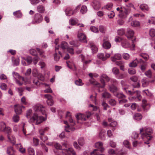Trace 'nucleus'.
<instances>
[{
	"label": "nucleus",
	"mask_w": 155,
	"mask_h": 155,
	"mask_svg": "<svg viewBox=\"0 0 155 155\" xmlns=\"http://www.w3.org/2000/svg\"><path fill=\"white\" fill-rule=\"evenodd\" d=\"M140 134H141V137L144 141V143L149 144L148 141L152 138L151 135L153 132L152 129L150 128L145 127L144 129L143 128L140 129Z\"/></svg>",
	"instance_id": "nucleus-1"
},
{
	"label": "nucleus",
	"mask_w": 155,
	"mask_h": 155,
	"mask_svg": "<svg viewBox=\"0 0 155 155\" xmlns=\"http://www.w3.org/2000/svg\"><path fill=\"white\" fill-rule=\"evenodd\" d=\"M123 90L128 94L134 96L132 97H130L129 99L131 101H140L141 99V97L140 94V92L139 91H131L128 90L125 88H123Z\"/></svg>",
	"instance_id": "nucleus-2"
},
{
	"label": "nucleus",
	"mask_w": 155,
	"mask_h": 155,
	"mask_svg": "<svg viewBox=\"0 0 155 155\" xmlns=\"http://www.w3.org/2000/svg\"><path fill=\"white\" fill-rule=\"evenodd\" d=\"M46 119V117H44L41 116H38L36 113H35L30 118V120L31 121L35 123L36 124L38 125L45 120Z\"/></svg>",
	"instance_id": "nucleus-3"
},
{
	"label": "nucleus",
	"mask_w": 155,
	"mask_h": 155,
	"mask_svg": "<svg viewBox=\"0 0 155 155\" xmlns=\"http://www.w3.org/2000/svg\"><path fill=\"white\" fill-rule=\"evenodd\" d=\"M135 39L132 40L133 43L131 46H130V44L126 39H123L121 42V46L124 48H128L130 47L132 50H133L135 47V45L134 43L135 41Z\"/></svg>",
	"instance_id": "nucleus-4"
},
{
	"label": "nucleus",
	"mask_w": 155,
	"mask_h": 155,
	"mask_svg": "<svg viewBox=\"0 0 155 155\" xmlns=\"http://www.w3.org/2000/svg\"><path fill=\"white\" fill-rule=\"evenodd\" d=\"M104 79L107 81H109L110 79L107 75L105 74H103L101 77L100 81L102 85H101L99 83H98L97 84V86L99 88H103L105 86V83L104 81Z\"/></svg>",
	"instance_id": "nucleus-5"
},
{
	"label": "nucleus",
	"mask_w": 155,
	"mask_h": 155,
	"mask_svg": "<svg viewBox=\"0 0 155 155\" xmlns=\"http://www.w3.org/2000/svg\"><path fill=\"white\" fill-rule=\"evenodd\" d=\"M78 144L76 141H74L73 143V146L76 149L80 150L81 149L80 146H83L85 143L84 140L82 137L79 138L78 140Z\"/></svg>",
	"instance_id": "nucleus-6"
},
{
	"label": "nucleus",
	"mask_w": 155,
	"mask_h": 155,
	"mask_svg": "<svg viewBox=\"0 0 155 155\" xmlns=\"http://www.w3.org/2000/svg\"><path fill=\"white\" fill-rule=\"evenodd\" d=\"M130 12V11L129 9H126L124 8H121L118 15L120 18H125Z\"/></svg>",
	"instance_id": "nucleus-7"
},
{
	"label": "nucleus",
	"mask_w": 155,
	"mask_h": 155,
	"mask_svg": "<svg viewBox=\"0 0 155 155\" xmlns=\"http://www.w3.org/2000/svg\"><path fill=\"white\" fill-rule=\"evenodd\" d=\"M91 114L89 112H86L85 114H80L76 115L77 119L85 121L87 120L91 115Z\"/></svg>",
	"instance_id": "nucleus-8"
},
{
	"label": "nucleus",
	"mask_w": 155,
	"mask_h": 155,
	"mask_svg": "<svg viewBox=\"0 0 155 155\" xmlns=\"http://www.w3.org/2000/svg\"><path fill=\"white\" fill-rule=\"evenodd\" d=\"M35 110L37 112L41 113L42 114H45V108L42 105L37 104L35 105L34 107Z\"/></svg>",
	"instance_id": "nucleus-9"
},
{
	"label": "nucleus",
	"mask_w": 155,
	"mask_h": 155,
	"mask_svg": "<svg viewBox=\"0 0 155 155\" xmlns=\"http://www.w3.org/2000/svg\"><path fill=\"white\" fill-rule=\"evenodd\" d=\"M110 54H109L106 53L104 54L103 53H100L97 55V58L101 59L103 61L105 60L107 58L110 57Z\"/></svg>",
	"instance_id": "nucleus-10"
},
{
	"label": "nucleus",
	"mask_w": 155,
	"mask_h": 155,
	"mask_svg": "<svg viewBox=\"0 0 155 155\" xmlns=\"http://www.w3.org/2000/svg\"><path fill=\"white\" fill-rule=\"evenodd\" d=\"M80 7V5H78L76 7L75 10L72 11L69 8H67L66 9L65 11V12L66 15L68 16H70L76 12V11L78 9H79Z\"/></svg>",
	"instance_id": "nucleus-11"
},
{
	"label": "nucleus",
	"mask_w": 155,
	"mask_h": 155,
	"mask_svg": "<svg viewBox=\"0 0 155 155\" xmlns=\"http://www.w3.org/2000/svg\"><path fill=\"white\" fill-rule=\"evenodd\" d=\"M44 96L47 99V103L48 105L52 106L54 104V102L52 96L50 94H45Z\"/></svg>",
	"instance_id": "nucleus-12"
},
{
	"label": "nucleus",
	"mask_w": 155,
	"mask_h": 155,
	"mask_svg": "<svg viewBox=\"0 0 155 155\" xmlns=\"http://www.w3.org/2000/svg\"><path fill=\"white\" fill-rule=\"evenodd\" d=\"M15 110L17 114H20L22 112V107L25 108V107L20 104L15 105L14 106Z\"/></svg>",
	"instance_id": "nucleus-13"
},
{
	"label": "nucleus",
	"mask_w": 155,
	"mask_h": 155,
	"mask_svg": "<svg viewBox=\"0 0 155 155\" xmlns=\"http://www.w3.org/2000/svg\"><path fill=\"white\" fill-rule=\"evenodd\" d=\"M78 37L79 41H80L84 42H87L86 40V36L83 33H79L78 35Z\"/></svg>",
	"instance_id": "nucleus-14"
},
{
	"label": "nucleus",
	"mask_w": 155,
	"mask_h": 155,
	"mask_svg": "<svg viewBox=\"0 0 155 155\" xmlns=\"http://www.w3.org/2000/svg\"><path fill=\"white\" fill-rule=\"evenodd\" d=\"M103 143L99 141L96 142L95 144V147L100 149V151L103 152L104 150V148L103 147Z\"/></svg>",
	"instance_id": "nucleus-15"
},
{
	"label": "nucleus",
	"mask_w": 155,
	"mask_h": 155,
	"mask_svg": "<svg viewBox=\"0 0 155 155\" xmlns=\"http://www.w3.org/2000/svg\"><path fill=\"white\" fill-rule=\"evenodd\" d=\"M35 22L38 23L41 22L43 19L42 15L38 13L35 15Z\"/></svg>",
	"instance_id": "nucleus-16"
},
{
	"label": "nucleus",
	"mask_w": 155,
	"mask_h": 155,
	"mask_svg": "<svg viewBox=\"0 0 155 155\" xmlns=\"http://www.w3.org/2000/svg\"><path fill=\"white\" fill-rule=\"evenodd\" d=\"M92 51L93 53H95L97 52V48L95 45L94 44L92 41H90L89 42Z\"/></svg>",
	"instance_id": "nucleus-17"
},
{
	"label": "nucleus",
	"mask_w": 155,
	"mask_h": 155,
	"mask_svg": "<svg viewBox=\"0 0 155 155\" xmlns=\"http://www.w3.org/2000/svg\"><path fill=\"white\" fill-rule=\"evenodd\" d=\"M134 32L133 30L128 29L126 32V36L128 38H131L133 37Z\"/></svg>",
	"instance_id": "nucleus-18"
},
{
	"label": "nucleus",
	"mask_w": 155,
	"mask_h": 155,
	"mask_svg": "<svg viewBox=\"0 0 155 155\" xmlns=\"http://www.w3.org/2000/svg\"><path fill=\"white\" fill-rule=\"evenodd\" d=\"M93 3V7L95 9L98 10L100 8L101 4L99 1H95Z\"/></svg>",
	"instance_id": "nucleus-19"
},
{
	"label": "nucleus",
	"mask_w": 155,
	"mask_h": 155,
	"mask_svg": "<svg viewBox=\"0 0 155 155\" xmlns=\"http://www.w3.org/2000/svg\"><path fill=\"white\" fill-rule=\"evenodd\" d=\"M108 121L110 123V126L111 127H115L117 124V122L116 121H114V120L111 118H108Z\"/></svg>",
	"instance_id": "nucleus-20"
},
{
	"label": "nucleus",
	"mask_w": 155,
	"mask_h": 155,
	"mask_svg": "<svg viewBox=\"0 0 155 155\" xmlns=\"http://www.w3.org/2000/svg\"><path fill=\"white\" fill-rule=\"evenodd\" d=\"M103 47L105 49H109L111 47V44L109 41H105L102 45Z\"/></svg>",
	"instance_id": "nucleus-21"
},
{
	"label": "nucleus",
	"mask_w": 155,
	"mask_h": 155,
	"mask_svg": "<svg viewBox=\"0 0 155 155\" xmlns=\"http://www.w3.org/2000/svg\"><path fill=\"white\" fill-rule=\"evenodd\" d=\"M122 58L121 55L119 54H115L114 57H111V59L112 61H114L115 60H120Z\"/></svg>",
	"instance_id": "nucleus-22"
},
{
	"label": "nucleus",
	"mask_w": 155,
	"mask_h": 155,
	"mask_svg": "<svg viewBox=\"0 0 155 155\" xmlns=\"http://www.w3.org/2000/svg\"><path fill=\"white\" fill-rule=\"evenodd\" d=\"M89 76L91 78V79L89 80V81L90 83L92 84H94L96 85L97 86V84L98 83L96 82L95 80L94 79H93V74L92 73H90L89 74Z\"/></svg>",
	"instance_id": "nucleus-23"
},
{
	"label": "nucleus",
	"mask_w": 155,
	"mask_h": 155,
	"mask_svg": "<svg viewBox=\"0 0 155 155\" xmlns=\"http://www.w3.org/2000/svg\"><path fill=\"white\" fill-rule=\"evenodd\" d=\"M142 86L143 87L147 86L149 84V82L145 78H143L142 81Z\"/></svg>",
	"instance_id": "nucleus-24"
},
{
	"label": "nucleus",
	"mask_w": 155,
	"mask_h": 155,
	"mask_svg": "<svg viewBox=\"0 0 155 155\" xmlns=\"http://www.w3.org/2000/svg\"><path fill=\"white\" fill-rule=\"evenodd\" d=\"M143 107L144 110H147L150 108V105L147 103V101L145 100H143Z\"/></svg>",
	"instance_id": "nucleus-25"
},
{
	"label": "nucleus",
	"mask_w": 155,
	"mask_h": 155,
	"mask_svg": "<svg viewBox=\"0 0 155 155\" xmlns=\"http://www.w3.org/2000/svg\"><path fill=\"white\" fill-rule=\"evenodd\" d=\"M27 150L29 155H35V151L33 148L29 147L28 148Z\"/></svg>",
	"instance_id": "nucleus-26"
},
{
	"label": "nucleus",
	"mask_w": 155,
	"mask_h": 155,
	"mask_svg": "<svg viewBox=\"0 0 155 155\" xmlns=\"http://www.w3.org/2000/svg\"><path fill=\"white\" fill-rule=\"evenodd\" d=\"M131 25L133 27H138L140 25V22L137 21H133L131 22Z\"/></svg>",
	"instance_id": "nucleus-27"
},
{
	"label": "nucleus",
	"mask_w": 155,
	"mask_h": 155,
	"mask_svg": "<svg viewBox=\"0 0 155 155\" xmlns=\"http://www.w3.org/2000/svg\"><path fill=\"white\" fill-rule=\"evenodd\" d=\"M12 75L14 77V80L18 79L20 80L22 77L21 76L19 75L18 73L15 72H12Z\"/></svg>",
	"instance_id": "nucleus-28"
},
{
	"label": "nucleus",
	"mask_w": 155,
	"mask_h": 155,
	"mask_svg": "<svg viewBox=\"0 0 155 155\" xmlns=\"http://www.w3.org/2000/svg\"><path fill=\"white\" fill-rule=\"evenodd\" d=\"M7 153L9 155H13L14 154V150L12 147H10L7 148Z\"/></svg>",
	"instance_id": "nucleus-29"
},
{
	"label": "nucleus",
	"mask_w": 155,
	"mask_h": 155,
	"mask_svg": "<svg viewBox=\"0 0 155 155\" xmlns=\"http://www.w3.org/2000/svg\"><path fill=\"white\" fill-rule=\"evenodd\" d=\"M69 22L71 25H74L78 22V20L77 19L71 18L70 19Z\"/></svg>",
	"instance_id": "nucleus-30"
},
{
	"label": "nucleus",
	"mask_w": 155,
	"mask_h": 155,
	"mask_svg": "<svg viewBox=\"0 0 155 155\" xmlns=\"http://www.w3.org/2000/svg\"><path fill=\"white\" fill-rule=\"evenodd\" d=\"M3 131L9 134L11 133L12 130L9 127L6 126Z\"/></svg>",
	"instance_id": "nucleus-31"
},
{
	"label": "nucleus",
	"mask_w": 155,
	"mask_h": 155,
	"mask_svg": "<svg viewBox=\"0 0 155 155\" xmlns=\"http://www.w3.org/2000/svg\"><path fill=\"white\" fill-rule=\"evenodd\" d=\"M114 95L119 98H123L125 97V96L121 93H115Z\"/></svg>",
	"instance_id": "nucleus-32"
},
{
	"label": "nucleus",
	"mask_w": 155,
	"mask_h": 155,
	"mask_svg": "<svg viewBox=\"0 0 155 155\" xmlns=\"http://www.w3.org/2000/svg\"><path fill=\"white\" fill-rule=\"evenodd\" d=\"M142 118V115L140 114H136L134 116V119L137 120H140Z\"/></svg>",
	"instance_id": "nucleus-33"
},
{
	"label": "nucleus",
	"mask_w": 155,
	"mask_h": 155,
	"mask_svg": "<svg viewBox=\"0 0 155 155\" xmlns=\"http://www.w3.org/2000/svg\"><path fill=\"white\" fill-rule=\"evenodd\" d=\"M38 11L41 13L43 12L45 10L44 7L42 5H39L37 7Z\"/></svg>",
	"instance_id": "nucleus-34"
},
{
	"label": "nucleus",
	"mask_w": 155,
	"mask_h": 155,
	"mask_svg": "<svg viewBox=\"0 0 155 155\" xmlns=\"http://www.w3.org/2000/svg\"><path fill=\"white\" fill-rule=\"evenodd\" d=\"M12 63L14 65H18L19 63V59L18 58L16 59L12 58Z\"/></svg>",
	"instance_id": "nucleus-35"
},
{
	"label": "nucleus",
	"mask_w": 155,
	"mask_h": 155,
	"mask_svg": "<svg viewBox=\"0 0 155 155\" xmlns=\"http://www.w3.org/2000/svg\"><path fill=\"white\" fill-rule=\"evenodd\" d=\"M149 34L151 37L155 36V29L154 28H151L149 31Z\"/></svg>",
	"instance_id": "nucleus-36"
},
{
	"label": "nucleus",
	"mask_w": 155,
	"mask_h": 155,
	"mask_svg": "<svg viewBox=\"0 0 155 155\" xmlns=\"http://www.w3.org/2000/svg\"><path fill=\"white\" fill-rule=\"evenodd\" d=\"M87 7L85 5H83L81 9L80 12H81L82 14H84L87 12Z\"/></svg>",
	"instance_id": "nucleus-37"
},
{
	"label": "nucleus",
	"mask_w": 155,
	"mask_h": 155,
	"mask_svg": "<svg viewBox=\"0 0 155 155\" xmlns=\"http://www.w3.org/2000/svg\"><path fill=\"white\" fill-rule=\"evenodd\" d=\"M112 72L114 74L116 75L119 74V70L118 68L116 67H114L112 69Z\"/></svg>",
	"instance_id": "nucleus-38"
},
{
	"label": "nucleus",
	"mask_w": 155,
	"mask_h": 155,
	"mask_svg": "<svg viewBox=\"0 0 155 155\" xmlns=\"http://www.w3.org/2000/svg\"><path fill=\"white\" fill-rule=\"evenodd\" d=\"M117 33L119 35H122L125 34V31L124 29H120L117 30Z\"/></svg>",
	"instance_id": "nucleus-39"
},
{
	"label": "nucleus",
	"mask_w": 155,
	"mask_h": 155,
	"mask_svg": "<svg viewBox=\"0 0 155 155\" xmlns=\"http://www.w3.org/2000/svg\"><path fill=\"white\" fill-rule=\"evenodd\" d=\"M13 14L16 17L20 18L22 16L21 13L19 11L14 12Z\"/></svg>",
	"instance_id": "nucleus-40"
},
{
	"label": "nucleus",
	"mask_w": 155,
	"mask_h": 155,
	"mask_svg": "<svg viewBox=\"0 0 155 155\" xmlns=\"http://www.w3.org/2000/svg\"><path fill=\"white\" fill-rule=\"evenodd\" d=\"M68 44L65 42H62L61 45V48L63 50H64L68 48Z\"/></svg>",
	"instance_id": "nucleus-41"
},
{
	"label": "nucleus",
	"mask_w": 155,
	"mask_h": 155,
	"mask_svg": "<svg viewBox=\"0 0 155 155\" xmlns=\"http://www.w3.org/2000/svg\"><path fill=\"white\" fill-rule=\"evenodd\" d=\"M137 63L136 60V59L135 60L130 63L129 64V66L131 67H135L137 66Z\"/></svg>",
	"instance_id": "nucleus-42"
},
{
	"label": "nucleus",
	"mask_w": 155,
	"mask_h": 155,
	"mask_svg": "<svg viewBox=\"0 0 155 155\" xmlns=\"http://www.w3.org/2000/svg\"><path fill=\"white\" fill-rule=\"evenodd\" d=\"M109 89L111 92L114 93L117 90V88L115 86L112 85L110 87Z\"/></svg>",
	"instance_id": "nucleus-43"
},
{
	"label": "nucleus",
	"mask_w": 155,
	"mask_h": 155,
	"mask_svg": "<svg viewBox=\"0 0 155 155\" xmlns=\"http://www.w3.org/2000/svg\"><path fill=\"white\" fill-rule=\"evenodd\" d=\"M75 84L78 86H82L84 84L82 82V80L81 79H79L78 80H76L75 81Z\"/></svg>",
	"instance_id": "nucleus-44"
},
{
	"label": "nucleus",
	"mask_w": 155,
	"mask_h": 155,
	"mask_svg": "<svg viewBox=\"0 0 155 155\" xmlns=\"http://www.w3.org/2000/svg\"><path fill=\"white\" fill-rule=\"evenodd\" d=\"M0 88L2 90H5L7 88V85L4 83H0Z\"/></svg>",
	"instance_id": "nucleus-45"
},
{
	"label": "nucleus",
	"mask_w": 155,
	"mask_h": 155,
	"mask_svg": "<svg viewBox=\"0 0 155 155\" xmlns=\"http://www.w3.org/2000/svg\"><path fill=\"white\" fill-rule=\"evenodd\" d=\"M6 127L5 123L2 122L0 123V130L3 131Z\"/></svg>",
	"instance_id": "nucleus-46"
},
{
	"label": "nucleus",
	"mask_w": 155,
	"mask_h": 155,
	"mask_svg": "<svg viewBox=\"0 0 155 155\" xmlns=\"http://www.w3.org/2000/svg\"><path fill=\"white\" fill-rule=\"evenodd\" d=\"M39 139L36 138H33V145L34 146H37L39 143Z\"/></svg>",
	"instance_id": "nucleus-47"
},
{
	"label": "nucleus",
	"mask_w": 155,
	"mask_h": 155,
	"mask_svg": "<svg viewBox=\"0 0 155 155\" xmlns=\"http://www.w3.org/2000/svg\"><path fill=\"white\" fill-rule=\"evenodd\" d=\"M140 56L142 57L145 60H147L149 58V55L146 54H140Z\"/></svg>",
	"instance_id": "nucleus-48"
},
{
	"label": "nucleus",
	"mask_w": 155,
	"mask_h": 155,
	"mask_svg": "<svg viewBox=\"0 0 155 155\" xmlns=\"http://www.w3.org/2000/svg\"><path fill=\"white\" fill-rule=\"evenodd\" d=\"M8 137L9 140L12 142H13L14 141H15V137L14 136H10V134H8Z\"/></svg>",
	"instance_id": "nucleus-49"
},
{
	"label": "nucleus",
	"mask_w": 155,
	"mask_h": 155,
	"mask_svg": "<svg viewBox=\"0 0 155 155\" xmlns=\"http://www.w3.org/2000/svg\"><path fill=\"white\" fill-rule=\"evenodd\" d=\"M109 104L112 106H114L116 104V101L114 99H110L108 101Z\"/></svg>",
	"instance_id": "nucleus-50"
},
{
	"label": "nucleus",
	"mask_w": 155,
	"mask_h": 155,
	"mask_svg": "<svg viewBox=\"0 0 155 155\" xmlns=\"http://www.w3.org/2000/svg\"><path fill=\"white\" fill-rule=\"evenodd\" d=\"M110 96V94L107 92H105L102 94V97L104 98H109Z\"/></svg>",
	"instance_id": "nucleus-51"
},
{
	"label": "nucleus",
	"mask_w": 155,
	"mask_h": 155,
	"mask_svg": "<svg viewBox=\"0 0 155 155\" xmlns=\"http://www.w3.org/2000/svg\"><path fill=\"white\" fill-rule=\"evenodd\" d=\"M145 74L149 78H150L152 76V72L150 70H149L145 72Z\"/></svg>",
	"instance_id": "nucleus-52"
},
{
	"label": "nucleus",
	"mask_w": 155,
	"mask_h": 155,
	"mask_svg": "<svg viewBox=\"0 0 155 155\" xmlns=\"http://www.w3.org/2000/svg\"><path fill=\"white\" fill-rule=\"evenodd\" d=\"M123 145L126 147L130 149V145L128 141L124 140L123 142Z\"/></svg>",
	"instance_id": "nucleus-53"
},
{
	"label": "nucleus",
	"mask_w": 155,
	"mask_h": 155,
	"mask_svg": "<svg viewBox=\"0 0 155 155\" xmlns=\"http://www.w3.org/2000/svg\"><path fill=\"white\" fill-rule=\"evenodd\" d=\"M25 60L26 61L28 64H31L33 61L32 58L30 56L26 58L25 59Z\"/></svg>",
	"instance_id": "nucleus-54"
},
{
	"label": "nucleus",
	"mask_w": 155,
	"mask_h": 155,
	"mask_svg": "<svg viewBox=\"0 0 155 155\" xmlns=\"http://www.w3.org/2000/svg\"><path fill=\"white\" fill-rule=\"evenodd\" d=\"M13 120L15 122H17L19 120V117L18 115H15L13 117Z\"/></svg>",
	"instance_id": "nucleus-55"
},
{
	"label": "nucleus",
	"mask_w": 155,
	"mask_h": 155,
	"mask_svg": "<svg viewBox=\"0 0 155 155\" xmlns=\"http://www.w3.org/2000/svg\"><path fill=\"white\" fill-rule=\"evenodd\" d=\"M140 8L142 10H147L148 9L147 6L145 4H142L140 6Z\"/></svg>",
	"instance_id": "nucleus-56"
},
{
	"label": "nucleus",
	"mask_w": 155,
	"mask_h": 155,
	"mask_svg": "<svg viewBox=\"0 0 155 155\" xmlns=\"http://www.w3.org/2000/svg\"><path fill=\"white\" fill-rule=\"evenodd\" d=\"M39 59V58L38 56H35L34 58L33 59V62L34 64L35 65L37 64L38 63V60Z\"/></svg>",
	"instance_id": "nucleus-57"
},
{
	"label": "nucleus",
	"mask_w": 155,
	"mask_h": 155,
	"mask_svg": "<svg viewBox=\"0 0 155 155\" xmlns=\"http://www.w3.org/2000/svg\"><path fill=\"white\" fill-rule=\"evenodd\" d=\"M91 30L94 33H97L98 32V28L94 26H91L90 28Z\"/></svg>",
	"instance_id": "nucleus-58"
},
{
	"label": "nucleus",
	"mask_w": 155,
	"mask_h": 155,
	"mask_svg": "<svg viewBox=\"0 0 155 155\" xmlns=\"http://www.w3.org/2000/svg\"><path fill=\"white\" fill-rule=\"evenodd\" d=\"M36 77H37L41 81H43L44 80V76L41 73H39Z\"/></svg>",
	"instance_id": "nucleus-59"
},
{
	"label": "nucleus",
	"mask_w": 155,
	"mask_h": 155,
	"mask_svg": "<svg viewBox=\"0 0 155 155\" xmlns=\"http://www.w3.org/2000/svg\"><path fill=\"white\" fill-rule=\"evenodd\" d=\"M147 67V64H143L141 65L140 66V69L143 71H144Z\"/></svg>",
	"instance_id": "nucleus-60"
},
{
	"label": "nucleus",
	"mask_w": 155,
	"mask_h": 155,
	"mask_svg": "<svg viewBox=\"0 0 155 155\" xmlns=\"http://www.w3.org/2000/svg\"><path fill=\"white\" fill-rule=\"evenodd\" d=\"M115 16V13L113 11H111L108 14V16L110 18H112Z\"/></svg>",
	"instance_id": "nucleus-61"
},
{
	"label": "nucleus",
	"mask_w": 155,
	"mask_h": 155,
	"mask_svg": "<svg viewBox=\"0 0 155 155\" xmlns=\"http://www.w3.org/2000/svg\"><path fill=\"white\" fill-rule=\"evenodd\" d=\"M128 71L129 73L130 74H134L136 73V70L134 69H129Z\"/></svg>",
	"instance_id": "nucleus-62"
},
{
	"label": "nucleus",
	"mask_w": 155,
	"mask_h": 155,
	"mask_svg": "<svg viewBox=\"0 0 155 155\" xmlns=\"http://www.w3.org/2000/svg\"><path fill=\"white\" fill-rule=\"evenodd\" d=\"M123 40V39L117 36H116L115 38V41L116 42H121Z\"/></svg>",
	"instance_id": "nucleus-63"
},
{
	"label": "nucleus",
	"mask_w": 155,
	"mask_h": 155,
	"mask_svg": "<svg viewBox=\"0 0 155 155\" xmlns=\"http://www.w3.org/2000/svg\"><path fill=\"white\" fill-rule=\"evenodd\" d=\"M40 139L43 142H45L48 140V138L47 136H42L40 137Z\"/></svg>",
	"instance_id": "nucleus-64"
}]
</instances>
